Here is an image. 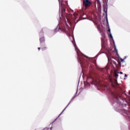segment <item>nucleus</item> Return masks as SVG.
<instances>
[{
  "label": "nucleus",
  "mask_w": 130,
  "mask_h": 130,
  "mask_svg": "<svg viewBox=\"0 0 130 130\" xmlns=\"http://www.w3.org/2000/svg\"><path fill=\"white\" fill-rule=\"evenodd\" d=\"M78 58L80 61V63H81L82 64H84V63H85V61H84V58L82 57L81 58V57H80V56L78 55Z\"/></svg>",
  "instance_id": "obj_6"
},
{
  "label": "nucleus",
  "mask_w": 130,
  "mask_h": 130,
  "mask_svg": "<svg viewBox=\"0 0 130 130\" xmlns=\"http://www.w3.org/2000/svg\"><path fill=\"white\" fill-rule=\"evenodd\" d=\"M68 107V106H67L64 110L62 111V112L59 114L58 117H59V116H60V115H61V114L62 113V112H63V111H64L66 110V109H67V108Z\"/></svg>",
  "instance_id": "obj_13"
},
{
  "label": "nucleus",
  "mask_w": 130,
  "mask_h": 130,
  "mask_svg": "<svg viewBox=\"0 0 130 130\" xmlns=\"http://www.w3.org/2000/svg\"><path fill=\"white\" fill-rule=\"evenodd\" d=\"M40 42H44V41H45V39L43 37L40 39Z\"/></svg>",
  "instance_id": "obj_8"
},
{
  "label": "nucleus",
  "mask_w": 130,
  "mask_h": 130,
  "mask_svg": "<svg viewBox=\"0 0 130 130\" xmlns=\"http://www.w3.org/2000/svg\"><path fill=\"white\" fill-rule=\"evenodd\" d=\"M91 2L89 0H83V6L85 7V8H89L91 6Z\"/></svg>",
  "instance_id": "obj_3"
},
{
  "label": "nucleus",
  "mask_w": 130,
  "mask_h": 130,
  "mask_svg": "<svg viewBox=\"0 0 130 130\" xmlns=\"http://www.w3.org/2000/svg\"><path fill=\"white\" fill-rule=\"evenodd\" d=\"M108 31V32H109V33H110V37L111 38H112V35H111V33H110V28H109Z\"/></svg>",
  "instance_id": "obj_12"
},
{
  "label": "nucleus",
  "mask_w": 130,
  "mask_h": 130,
  "mask_svg": "<svg viewBox=\"0 0 130 130\" xmlns=\"http://www.w3.org/2000/svg\"><path fill=\"white\" fill-rule=\"evenodd\" d=\"M120 112L124 116H125L126 117H128V118H130V112L125 110L124 109H122L120 110Z\"/></svg>",
  "instance_id": "obj_2"
},
{
  "label": "nucleus",
  "mask_w": 130,
  "mask_h": 130,
  "mask_svg": "<svg viewBox=\"0 0 130 130\" xmlns=\"http://www.w3.org/2000/svg\"><path fill=\"white\" fill-rule=\"evenodd\" d=\"M74 99H75V96L73 97V98L72 99L71 101H73V100H74Z\"/></svg>",
  "instance_id": "obj_16"
},
{
  "label": "nucleus",
  "mask_w": 130,
  "mask_h": 130,
  "mask_svg": "<svg viewBox=\"0 0 130 130\" xmlns=\"http://www.w3.org/2000/svg\"><path fill=\"white\" fill-rule=\"evenodd\" d=\"M61 6H62V4L61 3Z\"/></svg>",
  "instance_id": "obj_22"
},
{
  "label": "nucleus",
  "mask_w": 130,
  "mask_h": 130,
  "mask_svg": "<svg viewBox=\"0 0 130 130\" xmlns=\"http://www.w3.org/2000/svg\"><path fill=\"white\" fill-rule=\"evenodd\" d=\"M62 13H66V8L64 7L62 8Z\"/></svg>",
  "instance_id": "obj_11"
},
{
  "label": "nucleus",
  "mask_w": 130,
  "mask_h": 130,
  "mask_svg": "<svg viewBox=\"0 0 130 130\" xmlns=\"http://www.w3.org/2000/svg\"><path fill=\"white\" fill-rule=\"evenodd\" d=\"M111 64H112V66H113V64H114V66H115V67H116V68H117V66H118V65H117V63L116 62V61H113V60L111 61Z\"/></svg>",
  "instance_id": "obj_7"
},
{
  "label": "nucleus",
  "mask_w": 130,
  "mask_h": 130,
  "mask_svg": "<svg viewBox=\"0 0 130 130\" xmlns=\"http://www.w3.org/2000/svg\"><path fill=\"white\" fill-rule=\"evenodd\" d=\"M46 31V28H43L41 30V33H44Z\"/></svg>",
  "instance_id": "obj_9"
},
{
  "label": "nucleus",
  "mask_w": 130,
  "mask_h": 130,
  "mask_svg": "<svg viewBox=\"0 0 130 130\" xmlns=\"http://www.w3.org/2000/svg\"><path fill=\"white\" fill-rule=\"evenodd\" d=\"M120 62H124V61H123V60H124L123 59L120 58Z\"/></svg>",
  "instance_id": "obj_14"
},
{
  "label": "nucleus",
  "mask_w": 130,
  "mask_h": 130,
  "mask_svg": "<svg viewBox=\"0 0 130 130\" xmlns=\"http://www.w3.org/2000/svg\"><path fill=\"white\" fill-rule=\"evenodd\" d=\"M44 48H46V47H45Z\"/></svg>",
  "instance_id": "obj_23"
},
{
  "label": "nucleus",
  "mask_w": 130,
  "mask_h": 130,
  "mask_svg": "<svg viewBox=\"0 0 130 130\" xmlns=\"http://www.w3.org/2000/svg\"><path fill=\"white\" fill-rule=\"evenodd\" d=\"M119 74H120L121 75H122L123 73L122 72H119Z\"/></svg>",
  "instance_id": "obj_15"
},
{
  "label": "nucleus",
  "mask_w": 130,
  "mask_h": 130,
  "mask_svg": "<svg viewBox=\"0 0 130 130\" xmlns=\"http://www.w3.org/2000/svg\"><path fill=\"white\" fill-rule=\"evenodd\" d=\"M84 15H85V13H83V16H84Z\"/></svg>",
  "instance_id": "obj_21"
},
{
  "label": "nucleus",
  "mask_w": 130,
  "mask_h": 130,
  "mask_svg": "<svg viewBox=\"0 0 130 130\" xmlns=\"http://www.w3.org/2000/svg\"><path fill=\"white\" fill-rule=\"evenodd\" d=\"M117 68L118 67H121V61H118V64H117Z\"/></svg>",
  "instance_id": "obj_10"
},
{
  "label": "nucleus",
  "mask_w": 130,
  "mask_h": 130,
  "mask_svg": "<svg viewBox=\"0 0 130 130\" xmlns=\"http://www.w3.org/2000/svg\"><path fill=\"white\" fill-rule=\"evenodd\" d=\"M40 47H39L38 48V49L39 50H40Z\"/></svg>",
  "instance_id": "obj_17"
},
{
  "label": "nucleus",
  "mask_w": 130,
  "mask_h": 130,
  "mask_svg": "<svg viewBox=\"0 0 130 130\" xmlns=\"http://www.w3.org/2000/svg\"><path fill=\"white\" fill-rule=\"evenodd\" d=\"M125 77H127V75H126V74H125Z\"/></svg>",
  "instance_id": "obj_19"
},
{
  "label": "nucleus",
  "mask_w": 130,
  "mask_h": 130,
  "mask_svg": "<svg viewBox=\"0 0 130 130\" xmlns=\"http://www.w3.org/2000/svg\"><path fill=\"white\" fill-rule=\"evenodd\" d=\"M63 32H67L68 31V23L67 22L65 23V25L62 26L60 28Z\"/></svg>",
  "instance_id": "obj_5"
},
{
  "label": "nucleus",
  "mask_w": 130,
  "mask_h": 130,
  "mask_svg": "<svg viewBox=\"0 0 130 130\" xmlns=\"http://www.w3.org/2000/svg\"><path fill=\"white\" fill-rule=\"evenodd\" d=\"M115 50H116V51H117V50L116 49V48H115Z\"/></svg>",
  "instance_id": "obj_18"
},
{
  "label": "nucleus",
  "mask_w": 130,
  "mask_h": 130,
  "mask_svg": "<svg viewBox=\"0 0 130 130\" xmlns=\"http://www.w3.org/2000/svg\"><path fill=\"white\" fill-rule=\"evenodd\" d=\"M70 103H71V102L69 103V104L67 105V106H69V105H70Z\"/></svg>",
  "instance_id": "obj_20"
},
{
  "label": "nucleus",
  "mask_w": 130,
  "mask_h": 130,
  "mask_svg": "<svg viewBox=\"0 0 130 130\" xmlns=\"http://www.w3.org/2000/svg\"><path fill=\"white\" fill-rule=\"evenodd\" d=\"M112 95L114 97L117 106H119V107H121L122 105L121 104V102H120L119 100H118L119 98L121 99V95L120 94V93L119 92L116 91L115 92H112Z\"/></svg>",
  "instance_id": "obj_1"
},
{
  "label": "nucleus",
  "mask_w": 130,
  "mask_h": 130,
  "mask_svg": "<svg viewBox=\"0 0 130 130\" xmlns=\"http://www.w3.org/2000/svg\"><path fill=\"white\" fill-rule=\"evenodd\" d=\"M118 74H119V72H115L114 73V76L115 78L114 79V81L115 82V84H116V83H117V78H118Z\"/></svg>",
  "instance_id": "obj_4"
}]
</instances>
